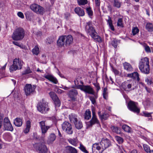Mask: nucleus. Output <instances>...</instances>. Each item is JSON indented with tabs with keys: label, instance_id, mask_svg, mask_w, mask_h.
Here are the masks:
<instances>
[{
	"label": "nucleus",
	"instance_id": "1",
	"mask_svg": "<svg viewBox=\"0 0 153 153\" xmlns=\"http://www.w3.org/2000/svg\"><path fill=\"white\" fill-rule=\"evenodd\" d=\"M25 31L24 29L20 27L16 28L12 35V39L15 41H19L22 39L25 36Z\"/></svg>",
	"mask_w": 153,
	"mask_h": 153
},
{
	"label": "nucleus",
	"instance_id": "2",
	"mask_svg": "<svg viewBox=\"0 0 153 153\" xmlns=\"http://www.w3.org/2000/svg\"><path fill=\"white\" fill-rule=\"evenodd\" d=\"M23 65V62L19 58H15L13 61V64L10 67L11 72H13L17 70L21 69Z\"/></svg>",
	"mask_w": 153,
	"mask_h": 153
},
{
	"label": "nucleus",
	"instance_id": "3",
	"mask_svg": "<svg viewBox=\"0 0 153 153\" xmlns=\"http://www.w3.org/2000/svg\"><path fill=\"white\" fill-rule=\"evenodd\" d=\"M38 111L42 113H45L48 111L49 108L48 107L47 103L43 100L39 102L37 106Z\"/></svg>",
	"mask_w": 153,
	"mask_h": 153
},
{
	"label": "nucleus",
	"instance_id": "4",
	"mask_svg": "<svg viewBox=\"0 0 153 153\" xmlns=\"http://www.w3.org/2000/svg\"><path fill=\"white\" fill-rule=\"evenodd\" d=\"M33 146V147L40 153H45L47 152V148L44 143H36Z\"/></svg>",
	"mask_w": 153,
	"mask_h": 153
},
{
	"label": "nucleus",
	"instance_id": "5",
	"mask_svg": "<svg viewBox=\"0 0 153 153\" xmlns=\"http://www.w3.org/2000/svg\"><path fill=\"white\" fill-rule=\"evenodd\" d=\"M30 8L33 11L38 14H43L45 12L44 8L37 4H32L30 6Z\"/></svg>",
	"mask_w": 153,
	"mask_h": 153
},
{
	"label": "nucleus",
	"instance_id": "6",
	"mask_svg": "<svg viewBox=\"0 0 153 153\" xmlns=\"http://www.w3.org/2000/svg\"><path fill=\"white\" fill-rule=\"evenodd\" d=\"M78 89L84 91L86 93L94 95L95 92L92 87L90 85H78Z\"/></svg>",
	"mask_w": 153,
	"mask_h": 153
},
{
	"label": "nucleus",
	"instance_id": "7",
	"mask_svg": "<svg viewBox=\"0 0 153 153\" xmlns=\"http://www.w3.org/2000/svg\"><path fill=\"white\" fill-rule=\"evenodd\" d=\"M137 103L130 101L128 103V107L131 111L138 114L140 112V110L137 107Z\"/></svg>",
	"mask_w": 153,
	"mask_h": 153
},
{
	"label": "nucleus",
	"instance_id": "8",
	"mask_svg": "<svg viewBox=\"0 0 153 153\" xmlns=\"http://www.w3.org/2000/svg\"><path fill=\"white\" fill-rule=\"evenodd\" d=\"M85 30L87 33L91 36H93V35L96 34V33L95 30L93 27L91 22H89L86 23Z\"/></svg>",
	"mask_w": 153,
	"mask_h": 153
},
{
	"label": "nucleus",
	"instance_id": "9",
	"mask_svg": "<svg viewBox=\"0 0 153 153\" xmlns=\"http://www.w3.org/2000/svg\"><path fill=\"white\" fill-rule=\"evenodd\" d=\"M62 129L68 134H72L73 131L71 125L69 123L65 121L62 125Z\"/></svg>",
	"mask_w": 153,
	"mask_h": 153
},
{
	"label": "nucleus",
	"instance_id": "10",
	"mask_svg": "<svg viewBox=\"0 0 153 153\" xmlns=\"http://www.w3.org/2000/svg\"><path fill=\"white\" fill-rule=\"evenodd\" d=\"M100 145L101 146L102 153L106 149L111 146L110 141L107 138H102L100 142Z\"/></svg>",
	"mask_w": 153,
	"mask_h": 153
},
{
	"label": "nucleus",
	"instance_id": "11",
	"mask_svg": "<svg viewBox=\"0 0 153 153\" xmlns=\"http://www.w3.org/2000/svg\"><path fill=\"white\" fill-rule=\"evenodd\" d=\"M39 124L41 129L42 133V136L43 138L45 137V134L48 130L50 128V126H46L45 121H42L39 123Z\"/></svg>",
	"mask_w": 153,
	"mask_h": 153
},
{
	"label": "nucleus",
	"instance_id": "12",
	"mask_svg": "<svg viewBox=\"0 0 153 153\" xmlns=\"http://www.w3.org/2000/svg\"><path fill=\"white\" fill-rule=\"evenodd\" d=\"M49 94L54 101L55 106L58 107H59L60 105V101L56 94L53 92H51Z\"/></svg>",
	"mask_w": 153,
	"mask_h": 153
},
{
	"label": "nucleus",
	"instance_id": "13",
	"mask_svg": "<svg viewBox=\"0 0 153 153\" xmlns=\"http://www.w3.org/2000/svg\"><path fill=\"white\" fill-rule=\"evenodd\" d=\"M35 88L30 84H26L24 90L25 94L27 96L32 94L35 90Z\"/></svg>",
	"mask_w": 153,
	"mask_h": 153
},
{
	"label": "nucleus",
	"instance_id": "14",
	"mask_svg": "<svg viewBox=\"0 0 153 153\" xmlns=\"http://www.w3.org/2000/svg\"><path fill=\"white\" fill-rule=\"evenodd\" d=\"M149 65V59L147 57H144L141 59L139 62V68L144 66Z\"/></svg>",
	"mask_w": 153,
	"mask_h": 153
},
{
	"label": "nucleus",
	"instance_id": "15",
	"mask_svg": "<svg viewBox=\"0 0 153 153\" xmlns=\"http://www.w3.org/2000/svg\"><path fill=\"white\" fill-rule=\"evenodd\" d=\"M68 94L69 97L73 100H75L76 97L78 94L77 91L75 89L70 91Z\"/></svg>",
	"mask_w": 153,
	"mask_h": 153
},
{
	"label": "nucleus",
	"instance_id": "16",
	"mask_svg": "<svg viewBox=\"0 0 153 153\" xmlns=\"http://www.w3.org/2000/svg\"><path fill=\"white\" fill-rule=\"evenodd\" d=\"M65 35L60 36L57 42V45L59 47L63 46L65 44Z\"/></svg>",
	"mask_w": 153,
	"mask_h": 153
},
{
	"label": "nucleus",
	"instance_id": "17",
	"mask_svg": "<svg viewBox=\"0 0 153 153\" xmlns=\"http://www.w3.org/2000/svg\"><path fill=\"white\" fill-rule=\"evenodd\" d=\"M44 77L53 83L56 84L58 83L57 79L53 76L51 74H47L44 76Z\"/></svg>",
	"mask_w": 153,
	"mask_h": 153
},
{
	"label": "nucleus",
	"instance_id": "18",
	"mask_svg": "<svg viewBox=\"0 0 153 153\" xmlns=\"http://www.w3.org/2000/svg\"><path fill=\"white\" fill-rule=\"evenodd\" d=\"M90 123L91 126L95 124H99V121L95 115V112L93 111H92V117L90 121Z\"/></svg>",
	"mask_w": 153,
	"mask_h": 153
},
{
	"label": "nucleus",
	"instance_id": "19",
	"mask_svg": "<svg viewBox=\"0 0 153 153\" xmlns=\"http://www.w3.org/2000/svg\"><path fill=\"white\" fill-rule=\"evenodd\" d=\"M56 136L54 133L50 134L48 137L47 143L48 144H52L56 140Z\"/></svg>",
	"mask_w": 153,
	"mask_h": 153
},
{
	"label": "nucleus",
	"instance_id": "20",
	"mask_svg": "<svg viewBox=\"0 0 153 153\" xmlns=\"http://www.w3.org/2000/svg\"><path fill=\"white\" fill-rule=\"evenodd\" d=\"M139 69L140 71L143 73L148 74L149 73L150 66L149 65L144 66L139 68Z\"/></svg>",
	"mask_w": 153,
	"mask_h": 153
},
{
	"label": "nucleus",
	"instance_id": "21",
	"mask_svg": "<svg viewBox=\"0 0 153 153\" xmlns=\"http://www.w3.org/2000/svg\"><path fill=\"white\" fill-rule=\"evenodd\" d=\"M65 45H70L72 44L73 41V39L72 36L71 35L67 36H65Z\"/></svg>",
	"mask_w": 153,
	"mask_h": 153
},
{
	"label": "nucleus",
	"instance_id": "22",
	"mask_svg": "<svg viewBox=\"0 0 153 153\" xmlns=\"http://www.w3.org/2000/svg\"><path fill=\"white\" fill-rule=\"evenodd\" d=\"M74 11L75 13L79 16H83L85 15L84 10L79 7H77L75 8Z\"/></svg>",
	"mask_w": 153,
	"mask_h": 153
},
{
	"label": "nucleus",
	"instance_id": "23",
	"mask_svg": "<svg viewBox=\"0 0 153 153\" xmlns=\"http://www.w3.org/2000/svg\"><path fill=\"white\" fill-rule=\"evenodd\" d=\"M66 153H77L76 150L72 146H68L65 149Z\"/></svg>",
	"mask_w": 153,
	"mask_h": 153
},
{
	"label": "nucleus",
	"instance_id": "24",
	"mask_svg": "<svg viewBox=\"0 0 153 153\" xmlns=\"http://www.w3.org/2000/svg\"><path fill=\"white\" fill-rule=\"evenodd\" d=\"M126 76L134 79H137L138 81L139 80V74L137 72H134L131 74H127Z\"/></svg>",
	"mask_w": 153,
	"mask_h": 153
},
{
	"label": "nucleus",
	"instance_id": "25",
	"mask_svg": "<svg viewBox=\"0 0 153 153\" xmlns=\"http://www.w3.org/2000/svg\"><path fill=\"white\" fill-rule=\"evenodd\" d=\"M3 129L4 130L12 131L13 130V128L11 123H10L7 124H4Z\"/></svg>",
	"mask_w": 153,
	"mask_h": 153
},
{
	"label": "nucleus",
	"instance_id": "26",
	"mask_svg": "<svg viewBox=\"0 0 153 153\" xmlns=\"http://www.w3.org/2000/svg\"><path fill=\"white\" fill-rule=\"evenodd\" d=\"M69 119L72 123L74 124L78 120L77 116L74 114H72L69 116Z\"/></svg>",
	"mask_w": 153,
	"mask_h": 153
},
{
	"label": "nucleus",
	"instance_id": "27",
	"mask_svg": "<svg viewBox=\"0 0 153 153\" xmlns=\"http://www.w3.org/2000/svg\"><path fill=\"white\" fill-rule=\"evenodd\" d=\"M84 118L86 120H89L91 117V112L89 109L85 111L83 115Z\"/></svg>",
	"mask_w": 153,
	"mask_h": 153
},
{
	"label": "nucleus",
	"instance_id": "28",
	"mask_svg": "<svg viewBox=\"0 0 153 153\" xmlns=\"http://www.w3.org/2000/svg\"><path fill=\"white\" fill-rule=\"evenodd\" d=\"M124 68L128 71H133V68L131 65L129 63L125 62L123 64Z\"/></svg>",
	"mask_w": 153,
	"mask_h": 153
},
{
	"label": "nucleus",
	"instance_id": "29",
	"mask_svg": "<svg viewBox=\"0 0 153 153\" xmlns=\"http://www.w3.org/2000/svg\"><path fill=\"white\" fill-rule=\"evenodd\" d=\"M98 114L101 120H106L109 117V115L106 113H104L102 115H101V112L99 111Z\"/></svg>",
	"mask_w": 153,
	"mask_h": 153
},
{
	"label": "nucleus",
	"instance_id": "30",
	"mask_svg": "<svg viewBox=\"0 0 153 153\" xmlns=\"http://www.w3.org/2000/svg\"><path fill=\"white\" fill-rule=\"evenodd\" d=\"M14 124L16 126L20 127L22 125V122L20 118H17L14 120Z\"/></svg>",
	"mask_w": 153,
	"mask_h": 153
},
{
	"label": "nucleus",
	"instance_id": "31",
	"mask_svg": "<svg viewBox=\"0 0 153 153\" xmlns=\"http://www.w3.org/2000/svg\"><path fill=\"white\" fill-rule=\"evenodd\" d=\"M31 127V122L30 120H27L26 122V128L24 130L25 133H28L30 131Z\"/></svg>",
	"mask_w": 153,
	"mask_h": 153
},
{
	"label": "nucleus",
	"instance_id": "32",
	"mask_svg": "<svg viewBox=\"0 0 153 153\" xmlns=\"http://www.w3.org/2000/svg\"><path fill=\"white\" fill-rule=\"evenodd\" d=\"M32 52L33 54L37 56L39 53L40 51L39 49L38 45L35 46L32 50Z\"/></svg>",
	"mask_w": 153,
	"mask_h": 153
},
{
	"label": "nucleus",
	"instance_id": "33",
	"mask_svg": "<svg viewBox=\"0 0 153 153\" xmlns=\"http://www.w3.org/2000/svg\"><path fill=\"white\" fill-rule=\"evenodd\" d=\"M146 28L148 31H153V24L151 23H147L146 25Z\"/></svg>",
	"mask_w": 153,
	"mask_h": 153
},
{
	"label": "nucleus",
	"instance_id": "34",
	"mask_svg": "<svg viewBox=\"0 0 153 153\" xmlns=\"http://www.w3.org/2000/svg\"><path fill=\"white\" fill-rule=\"evenodd\" d=\"M77 141V139L76 138L73 139L70 138L68 139V141L69 143L74 146H76Z\"/></svg>",
	"mask_w": 153,
	"mask_h": 153
},
{
	"label": "nucleus",
	"instance_id": "35",
	"mask_svg": "<svg viewBox=\"0 0 153 153\" xmlns=\"http://www.w3.org/2000/svg\"><path fill=\"white\" fill-rule=\"evenodd\" d=\"M91 37L96 41L99 42H102V40L100 37L97 35V33H96V34H94L93 36H91Z\"/></svg>",
	"mask_w": 153,
	"mask_h": 153
},
{
	"label": "nucleus",
	"instance_id": "36",
	"mask_svg": "<svg viewBox=\"0 0 153 153\" xmlns=\"http://www.w3.org/2000/svg\"><path fill=\"white\" fill-rule=\"evenodd\" d=\"M76 128L77 129H80L82 127V123L79 121H77L74 123Z\"/></svg>",
	"mask_w": 153,
	"mask_h": 153
},
{
	"label": "nucleus",
	"instance_id": "37",
	"mask_svg": "<svg viewBox=\"0 0 153 153\" xmlns=\"http://www.w3.org/2000/svg\"><path fill=\"white\" fill-rule=\"evenodd\" d=\"M122 129L125 131L130 132L131 131V128L126 125H123L122 126Z\"/></svg>",
	"mask_w": 153,
	"mask_h": 153
},
{
	"label": "nucleus",
	"instance_id": "38",
	"mask_svg": "<svg viewBox=\"0 0 153 153\" xmlns=\"http://www.w3.org/2000/svg\"><path fill=\"white\" fill-rule=\"evenodd\" d=\"M113 5L114 7L120 8L121 6V2L118 0H114Z\"/></svg>",
	"mask_w": 153,
	"mask_h": 153
},
{
	"label": "nucleus",
	"instance_id": "39",
	"mask_svg": "<svg viewBox=\"0 0 153 153\" xmlns=\"http://www.w3.org/2000/svg\"><path fill=\"white\" fill-rule=\"evenodd\" d=\"M139 31V30L137 27H133L132 29V33L133 35L134 36L138 33Z\"/></svg>",
	"mask_w": 153,
	"mask_h": 153
},
{
	"label": "nucleus",
	"instance_id": "40",
	"mask_svg": "<svg viewBox=\"0 0 153 153\" xmlns=\"http://www.w3.org/2000/svg\"><path fill=\"white\" fill-rule=\"evenodd\" d=\"M111 129L112 131L117 133H120V131L119 128L117 127H115L114 126H112L111 127Z\"/></svg>",
	"mask_w": 153,
	"mask_h": 153
},
{
	"label": "nucleus",
	"instance_id": "41",
	"mask_svg": "<svg viewBox=\"0 0 153 153\" xmlns=\"http://www.w3.org/2000/svg\"><path fill=\"white\" fill-rule=\"evenodd\" d=\"M107 88H104L103 91V96L104 98L107 99L108 96V92H107Z\"/></svg>",
	"mask_w": 153,
	"mask_h": 153
},
{
	"label": "nucleus",
	"instance_id": "42",
	"mask_svg": "<svg viewBox=\"0 0 153 153\" xmlns=\"http://www.w3.org/2000/svg\"><path fill=\"white\" fill-rule=\"evenodd\" d=\"M117 25L118 26L121 27H123V20L122 18H119L118 19L117 22Z\"/></svg>",
	"mask_w": 153,
	"mask_h": 153
},
{
	"label": "nucleus",
	"instance_id": "43",
	"mask_svg": "<svg viewBox=\"0 0 153 153\" xmlns=\"http://www.w3.org/2000/svg\"><path fill=\"white\" fill-rule=\"evenodd\" d=\"M143 146L145 151L147 153H149L151 150L149 146L146 144H144Z\"/></svg>",
	"mask_w": 153,
	"mask_h": 153
},
{
	"label": "nucleus",
	"instance_id": "44",
	"mask_svg": "<svg viewBox=\"0 0 153 153\" xmlns=\"http://www.w3.org/2000/svg\"><path fill=\"white\" fill-rule=\"evenodd\" d=\"M77 1L79 5H84L87 4V0H78Z\"/></svg>",
	"mask_w": 153,
	"mask_h": 153
},
{
	"label": "nucleus",
	"instance_id": "45",
	"mask_svg": "<svg viewBox=\"0 0 153 153\" xmlns=\"http://www.w3.org/2000/svg\"><path fill=\"white\" fill-rule=\"evenodd\" d=\"M80 149L85 153H88V151L86 149L85 147L82 145L80 144L79 147Z\"/></svg>",
	"mask_w": 153,
	"mask_h": 153
},
{
	"label": "nucleus",
	"instance_id": "46",
	"mask_svg": "<svg viewBox=\"0 0 153 153\" xmlns=\"http://www.w3.org/2000/svg\"><path fill=\"white\" fill-rule=\"evenodd\" d=\"M111 44L115 48H116L117 45V41L116 39H114L111 42Z\"/></svg>",
	"mask_w": 153,
	"mask_h": 153
},
{
	"label": "nucleus",
	"instance_id": "47",
	"mask_svg": "<svg viewBox=\"0 0 153 153\" xmlns=\"http://www.w3.org/2000/svg\"><path fill=\"white\" fill-rule=\"evenodd\" d=\"M86 11L87 13L89 16H91L93 15V11L90 7L86 8Z\"/></svg>",
	"mask_w": 153,
	"mask_h": 153
},
{
	"label": "nucleus",
	"instance_id": "48",
	"mask_svg": "<svg viewBox=\"0 0 153 153\" xmlns=\"http://www.w3.org/2000/svg\"><path fill=\"white\" fill-rule=\"evenodd\" d=\"M115 137L116 140L119 143H123V140L122 138L118 136H116Z\"/></svg>",
	"mask_w": 153,
	"mask_h": 153
},
{
	"label": "nucleus",
	"instance_id": "49",
	"mask_svg": "<svg viewBox=\"0 0 153 153\" xmlns=\"http://www.w3.org/2000/svg\"><path fill=\"white\" fill-rule=\"evenodd\" d=\"M31 72L32 71L30 70V68H28L27 69H26L23 72L22 74L24 75H25L29 74H30Z\"/></svg>",
	"mask_w": 153,
	"mask_h": 153
},
{
	"label": "nucleus",
	"instance_id": "50",
	"mask_svg": "<svg viewBox=\"0 0 153 153\" xmlns=\"http://www.w3.org/2000/svg\"><path fill=\"white\" fill-rule=\"evenodd\" d=\"M95 3L97 9H99L100 4V0H95Z\"/></svg>",
	"mask_w": 153,
	"mask_h": 153
},
{
	"label": "nucleus",
	"instance_id": "51",
	"mask_svg": "<svg viewBox=\"0 0 153 153\" xmlns=\"http://www.w3.org/2000/svg\"><path fill=\"white\" fill-rule=\"evenodd\" d=\"M10 121L8 117H5L4 119V124L10 123Z\"/></svg>",
	"mask_w": 153,
	"mask_h": 153
},
{
	"label": "nucleus",
	"instance_id": "52",
	"mask_svg": "<svg viewBox=\"0 0 153 153\" xmlns=\"http://www.w3.org/2000/svg\"><path fill=\"white\" fill-rule=\"evenodd\" d=\"M144 47L145 50L146 52H151L150 48L148 46L146 45L144 46Z\"/></svg>",
	"mask_w": 153,
	"mask_h": 153
},
{
	"label": "nucleus",
	"instance_id": "53",
	"mask_svg": "<svg viewBox=\"0 0 153 153\" xmlns=\"http://www.w3.org/2000/svg\"><path fill=\"white\" fill-rule=\"evenodd\" d=\"M90 99L92 103L94 104L96 102V100L94 97L92 96L90 97Z\"/></svg>",
	"mask_w": 153,
	"mask_h": 153
},
{
	"label": "nucleus",
	"instance_id": "54",
	"mask_svg": "<svg viewBox=\"0 0 153 153\" xmlns=\"http://www.w3.org/2000/svg\"><path fill=\"white\" fill-rule=\"evenodd\" d=\"M56 91L57 93L59 94L64 93L65 92L64 91L58 88L56 89Z\"/></svg>",
	"mask_w": 153,
	"mask_h": 153
},
{
	"label": "nucleus",
	"instance_id": "55",
	"mask_svg": "<svg viewBox=\"0 0 153 153\" xmlns=\"http://www.w3.org/2000/svg\"><path fill=\"white\" fill-rule=\"evenodd\" d=\"M17 15L19 17L22 19H23L24 17L23 13L21 12H18L17 13Z\"/></svg>",
	"mask_w": 153,
	"mask_h": 153
},
{
	"label": "nucleus",
	"instance_id": "56",
	"mask_svg": "<svg viewBox=\"0 0 153 153\" xmlns=\"http://www.w3.org/2000/svg\"><path fill=\"white\" fill-rule=\"evenodd\" d=\"M143 114L145 117H150L151 116L150 113H148L146 112H143Z\"/></svg>",
	"mask_w": 153,
	"mask_h": 153
},
{
	"label": "nucleus",
	"instance_id": "57",
	"mask_svg": "<svg viewBox=\"0 0 153 153\" xmlns=\"http://www.w3.org/2000/svg\"><path fill=\"white\" fill-rule=\"evenodd\" d=\"M145 81L146 82L147 84L149 85H150L152 83V82L151 80H149L147 78H146L145 79Z\"/></svg>",
	"mask_w": 153,
	"mask_h": 153
},
{
	"label": "nucleus",
	"instance_id": "58",
	"mask_svg": "<svg viewBox=\"0 0 153 153\" xmlns=\"http://www.w3.org/2000/svg\"><path fill=\"white\" fill-rule=\"evenodd\" d=\"M13 43L15 45L18 46L19 47H21L22 46V45L20 44L18 42H16V41H13Z\"/></svg>",
	"mask_w": 153,
	"mask_h": 153
},
{
	"label": "nucleus",
	"instance_id": "59",
	"mask_svg": "<svg viewBox=\"0 0 153 153\" xmlns=\"http://www.w3.org/2000/svg\"><path fill=\"white\" fill-rule=\"evenodd\" d=\"M112 70L115 75H117L119 74V71L117 69H114L113 68H112Z\"/></svg>",
	"mask_w": 153,
	"mask_h": 153
},
{
	"label": "nucleus",
	"instance_id": "60",
	"mask_svg": "<svg viewBox=\"0 0 153 153\" xmlns=\"http://www.w3.org/2000/svg\"><path fill=\"white\" fill-rule=\"evenodd\" d=\"M3 120V117L1 115H0V129L2 126V122Z\"/></svg>",
	"mask_w": 153,
	"mask_h": 153
},
{
	"label": "nucleus",
	"instance_id": "61",
	"mask_svg": "<svg viewBox=\"0 0 153 153\" xmlns=\"http://www.w3.org/2000/svg\"><path fill=\"white\" fill-rule=\"evenodd\" d=\"M74 83L76 87V88H78V85H80L79 84V83L78 82V80L77 79L75 80L74 81Z\"/></svg>",
	"mask_w": 153,
	"mask_h": 153
},
{
	"label": "nucleus",
	"instance_id": "62",
	"mask_svg": "<svg viewBox=\"0 0 153 153\" xmlns=\"http://www.w3.org/2000/svg\"><path fill=\"white\" fill-rule=\"evenodd\" d=\"M94 85L97 88V91H98L100 89V86L97 83L95 84Z\"/></svg>",
	"mask_w": 153,
	"mask_h": 153
},
{
	"label": "nucleus",
	"instance_id": "63",
	"mask_svg": "<svg viewBox=\"0 0 153 153\" xmlns=\"http://www.w3.org/2000/svg\"><path fill=\"white\" fill-rule=\"evenodd\" d=\"M108 10L111 12L112 11V8L111 6L109 4L108 6Z\"/></svg>",
	"mask_w": 153,
	"mask_h": 153
},
{
	"label": "nucleus",
	"instance_id": "64",
	"mask_svg": "<svg viewBox=\"0 0 153 153\" xmlns=\"http://www.w3.org/2000/svg\"><path fill=\"white\" fill-rule=\"evenodd\" d=\"M107 22L109 24V26L112 24V21L111 19H109L108 20Z\"/></svg>",
	"mask_w": 153,
	"mask_h": 153
}]
</instances>
